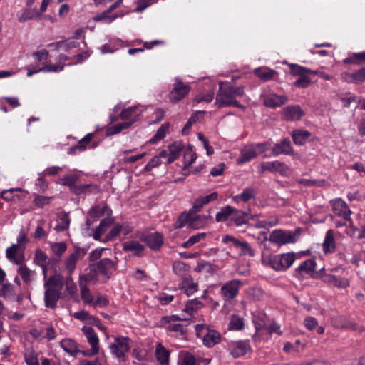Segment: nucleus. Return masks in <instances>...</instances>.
I'll return each mask as SVG.
<instances>
[{"label": "nucleus", "mask_w": 365, "mask_h": 365, "mask_svg": "<svg viewBox=\"0 0 365 365\" xmlns=\"http://www.w3.org/2000/svg\"><path fill=\"white\" fill-rule=\"evenodd\" d=\"M244 86H232L228 82H220L215 104L219 108L233 106L244 109L245 106L236 100L245 94Z\"/></svg>", "instance_id": "obj_1"}, {"label": "nucleus", "mask_w": 365, "mask_h": 365, "mask_svg": "<svg viewBox=\"0 0 365 365\" xmlns=\"http://www.w3.org/2000/svg\"><path fill=\"white\" fill-rule=\"evenodd\" d=\"M296 259L294 252H287L277 255H262V261L265 265L277 271L285 270L290 267Z\"/></svg>", "instance_id": "obj_2"}, {"label": "nucleus", "mask_w": 365, "mask_h": 365, "mask_svg": "<svg viewBox=\"0 0 365 365\" xmlns=\"http://www.w3.org/2000/svg\"><path fill=\"white\" fill-rule=\"evenodd\" d=\"M269 147L270 144L268 142L245 146L241 150L240 157L237 160V163L244 164L250 161L257 155L267 150Z\"/></svg>", "instance_id": "obj_3"}, {"label": "nucleus", "mask_w": 365, "mask_h": 365, "mask_svg": "<svg viewBox=\"0 0 365 365\" xmlns=\"http://www.w3.org/2000/svg\"><path fill=\"white\" fill-rule=\"evenodd\" d=\"M341 267H334L330 269L331 273H327L320 271L319 277L321 280L329 286H332L337 289H345L350 286V281L348 278L344 277L336 276L332 272H337L341 269Z\"/></svg>", "instance_id": "obj_4"}, {"label": "nucleus", "mask_w": 365, "mask_h": 365, "mask_svg": "<svg viewBox=\"0 0 365 365\" xmlns=\"http://www.w3.org/2000/svg\"><path fill=\"white\" fill-rule=\"evenodd\" d=\"M207 217L202 215L195 216L193 212L182 213L177 222V227H182L187 225L192 229H200L203 227L207 223Z\"/></svg>", "instance_id": "obj_5"}, {"label": "nucleus", "mask_w": 365, "mask_h": 365, "mask_svg": "<svg viewBox=\"0 0 365 365\" xmlns=\"http://www.w3.org/2000/svg\"><path fill=\"white\" fill-rule=\"evenodd\" d=\"M190 91V87L185 84L180 77H176L169 93V100L172 103H178L187 96Z\"/></svg>", "instance_id": "obj_6"}, {"label": "nucleus", "mask_w": 365, "mask_h": 365, "mask_svg": "<svg viewBox=\"0 0 365 365\" xmlns=\"http://www.w3.org/2000/svg\"><path fill=\"white\" fill-rule=\"evenodd\" d=\"M242 285V282L240 279H232L225 283L220 289V294L223 299L230 302L235 298Z\"/></svg>", "instance_id": "obj_7"}, {"label": "nucleus", "mask_w": 365, "mask_h": 365, "mask_svg": "<svg viewBox=\"0 0 365 365\" xmlns=\"http://www.w3.org/2000/svg\"><path fill=\"white\" fill-rule=\"evenodd\" d=\"M297 235L291 231L282 230H274L269 236V240L278 245L294 243L297 241Z\"/></svg>", "instance_id": "obj_8"}, {"label": "nucleus", "mask_w": 365, "mask_h": 365, "mask_svg": "<svg viewBox=\"0 0 365 365\" xmlns=\"http://www.w3.org/2000/svg\"><path fill=\"white\" fill-rule=\"evenodd\" d=\"M128 341L129 339L125 337H117L109 346L112 354L119 361L124 360L125 354L130 349Z\"/></svg>", "instance_id": "obj_9"}, {"label": "nucleus", "mask_w": 365, "mask_h": 365, "mask_svg": "<svg viewBox=\"0 0 365 365\" xmlns=\"http://www.w3.org/2000/svg\"><path fill=\"white\" fill-rule=\"evenodd\" d=\"M264 105L271 108H275L284 105L287 101V97L277 95L270 90H264L261 94Z\"/></svg>", "instance_id": "obj_10"}, {"label": "nucleus", "mask_w": 365, "mask_h": 365, "mask_svg": "<svg viewBox=\"0 0 365 365\" xmlns=\"http://www.w3.org/2000/svg\"><path fill=\"white\" fill-rule=\"evenodd\" d=\"M330 204L332 206L334 212L336 215L343 217L345 220L352 224L353 222L351 218L352 212L344 200L341 198H336L331 200Z\"/></svg>", "instance_id": "obj_11"}, {"label": "nucleus", "mask_w": 365, "mask_h": 365, "mask_svg": "<svg viewBox=\"0 0 365 365\" xmlns=\"http://www.w3.org/2000/svg\"><path fill=\"white\" fill-rule=\"evenodd\" d=\"M289 66L291 69V73L293 76H299V78L294 83L296 87L305 88L311 84V80L307 72L300 69L304 68L303 66L295 63H289Z\"/></svg>", "instance_id": "obj_12"}, {"label": "nucleus", "mask_w": 365, "mask_h": 365, "mask_svg": "<svg viewBox=\"0 0 365 365\" xmlns=\"http://www.w3.org/2000/svg\"><path fill=\"white\" fill-rule=\"evenodd\" d=\"M228 350L235 358L245 355L251 350L249 340L233 341L229 343Z\"/></svg>", "instance_id": "obj_13"}, {"label": "nucleus", "mask_w": 365, "mask_h": 365, "mask_svg": "<svg viewBox=\"0 0 365 365\" xmlns=\"http://www.w3.org/2000/svg\"><path fill=\"white\" fill-rule=\"evenodd\" d=\"M222 242L225 243L231 242L232 246L238 250L239 255H247L250 256H254L255 255L254 250L245 241L240 242L234 237L227 235L222 237Z\"/></svg>", "instance_id": "obj_14"}, {"label": "nucleus", "mask_w": 365, "mask_h": 365, "mask_svg": "<svg viewBox=\"0 0 365 365\" xmlns=\"http://www.w3.org/2000/svg\"><path fill=\"white\" fill-rule=\"evenodd\" d=\"M210 362V359L197 358L187 351H181L179 353V365H207Z\"/></svg>", "instance_id": "obj_15"}, {"label": "nucleus", "mask_w": 365, "mask_h": 365, "mask_svg": "<svg viewBox=\"0 0 365 365\" xmlns=\"http://www.w3.org/2000/svg\"><path fill=\"white\" fill-rule=\"evenodd\" d=\"M171 319L172 322H170L167 327L169 334L176 338H182L186 332V328L182 324L176 322L183 320L184 319L176 315H173Z\"/></svg>", "instance_id": "obj_16"}, {"label": "nucleus", "mask_w": 365, "mask_h": 365, "mask_svg": "<svg viewBox=\"0 0 365 365\" xmlns=\"http://www.w3.org/2000/svg\"><path fill=\"white\" fill-rule=\"evenodd\" d=\"M82 331L83 332L88 342L91 346L90 354H96L99 351V339L93 329L91 327L84 326L82 328Z\"/></svg>", "instance_id": "obj_17"}, {"label": "nucleus", "mask_w": 365, "mask_h": 365, "mask_svg": "<svg viewBox=\"0 0 365 365\" xmlns=\"http://www.w3.org/2000/svg\"><path fill=\"white\" fill-rule=\"evenodd\" d=\"M143 107L135 106L122 110L120 118L126 122H132V125L138 120L140 115L143 112Z\"/></svg>", "instance_id": "obj_18"}, {"label": "nucleus", "mask_w": 365, "mask_h": 365, "mask_svg": "<svg viewBox=\"0 0 365 365\" xmlns=\"http://www.w3.org/2000/svg\"><path fill=\"white\" fill-rule=\"evenodd\" d=\"M6 257L11 262L20 264L24 260V250L19 245H12L6 250Z\"/></svg>", "instance_id": "obj_19"}, {"label": "nucleus", "mask_w": 365, "mask_h": 365, "mask_svg": "<svg viewBox=\"0 0 365 365\" xmlns=\"http://www.w3.org/2000/svg\"><path fill=\"white\" fill-rule=\"evenodd\" d=\"M284 118L287 120H299L304 115V113L298 105L289 106L285 107L282 111Z\"/></svg>", "instance_id": "obj_20"}, {"label": "nucleus", "mask_w": 365, "mask_h": 365, "mask_svg": "<svg viewBox=\"0 0 365 365\" xmlns=\"http://www.w3.org/2000/svg\"><path fill=\"white\" fill-rule=\"evenodd\" d=\"M218 194L216 192H213L210 195L205 196H200L197 197L193 203L192 208L190 210V212H197L200 211L202 207L208 204L210 202L214 201L217 199Z\"/></svg>", "instance_id": "obj_21"}, {"label": "nucleus", "mask_w": 365, "mask_h": 365, "mask_svg": "<svg viewBox=\"0 0 365 365\" xmlns=\"http://www.w3.org/2000/svg\"><path fill=\"white\" fill-rule=\"evenodd\" d=\"M342 79L350 83L359 84L365 81V68L355 72H345L341 74Z\"/></svg>", "instance_id": "obj_22"}, {"label": "nucleus", "mask_w": 365, "mask_h": 365, "mask_svg": "<svg viewBox=\"0 0 365 365\" xmlns=\"http://www.w3.org/2000/svg\"><path fill=\"white\" fill-rule=\"evenodd\" d=\"M259 169L262 172L267 170L271 172H279L281 173H285L288 168L284 163L279 160L263 162L259 165Z\"/></svg>", "instance_id": "obj_23"}, {"label": "nucleus", "mask_w": 365, "mask_h": 365, "mask_svg": "<svg viewBox=\"0 0 365 365\" xmlns=\"http://www.w3.org/2000/svg\"><path fill=\"white\" fill-rule=\"evenodd\" d=\"M197 284L193 280L190 275H187L182 278L181 283L179 284V289L183 292L187 296H190L197 291Z\"/></svg>", "instance_id": "obj_24"}, {"label": "nucleus", "mask_w": 365, "mask_h": 365, "mask_svg": "<svg viewBox=\"0 0 365 365\" xmlns=\"http://www.w3.org/2000/svg\"><path fill=\"white\" fill-rule=\"evenodd\" d=\"M111 215L112 211L106 205H95L91 208L88 212L89 217L93 219L94 221L103 216L110 217Z\"/></svg>", "instance_id": "obj_25"}, {"label": "nucleus", "mask_w": 365, "mask_h": 365, "mask_svg": "<svg viewBox=\"0 0 365 365\" xmlns=\"http://www.w3.org/2000/svg\"><path fill=\"white\" fill-rule=\"evenodd\" d=\"M59 297V290L52 287H45L44 302L46 307L54 308Z\"/></svg>", "instance_id": "obj_26"}, {"label": "nucleus", "mask_w": 365, "mask_h": 365, "mask_svg": "<svg viewBox=\"0 0 365 365\" xmlns=\"http://www.w3.org/2000/svg\"><path fill=\"white\" fill-rule=\"evenodd\" d=\"M142 240L144 241L150 249L158 250L161 247L163 242V237L160 233L153 232L143 236Z\"/></svg>", "instance_id": "obj_27"}, {"label": "nucleus", "mask_w": 365, "mask_h": 365, "mask_svg": "<svg viewBox=\"0 0 365 365\" xmlns=\"http://www.w3.org/2000/svg\"><path fill=\"white\" fill-rule=\"evenodd\" d=\"M272 154L275 156L279 155H292L293 149L289 139H284L279 143L275 144L272 148Z\"/></svg>", "instance_id": "obj_28"}, {"label": "nucleus", "mask_w": 365, "mask_h": 365, "mask_svg": "<svg viewBox=\"0 0 365 365\" xmlns=\"http://www.w3.org/2000/svg\"><path fill=\"white\" fill-rule=\"evenodd\" d=\"M40 17V13H38L36 7L28 8L26 7L21 9L17 14L18 21L21 23H24L28 20L36 19Z\"/></svg>", "instance_id": "obj_29"}, {"label": "nucleus", "mask_w": 365, "mask_h": 365, "mask_svg": "<svg viewBox=\"0 0 365 365\" xmlns=\"http://www.w3.org/2000/svg\"><path fill=\"white\" fill-rule=\"evenodd\" d=\"M88 277L86 275L80 277L79 286L81 288V299L86 304H91L93 302V297L87 287Z\"/></svg>", "instance_id": "obj_30"}, {"label": "nucleus", "mask_w": 365, "mask_h": 365, "mask_svg": "<svg viewBox=\"0 0 365 365\" xmlns=\"http://www.w3.org/2000/svg\"><path fill=\"white\" fill-rule=\"evenodd\" d=\"M19 265L17 273L21 277L22 280L26 284H30L34 282L36 276V272L29 269V267L24 263Z\"/></svg>", "instance_id": "obj_31"}, {"label": "nucleus", "mask_w": 365, "mask_h": 365, "mask_svg": "<svg viewBox=\"0 0 365 365\" xmlns=\"http://www.w3.org/2000/svg\"><path fill=\"white\" fill-rule=\"evenodd\" d=\"M257 195V191L252 187H246L244 189L242 193L235 195L232 197V200L237 203L240 204L242 202H247L250 200L255 199Z\"/></svg>", "instance_id": "obj_32"}, {"label": "nucleus", "mask_w": 365, "mask_h": 365, "mask_svg": "<svg viewBox=\"0 0 365 365\" xmlns=\"http://www.w3.org/2000/svg\"><path fill=\"white\" fill-rule=\"evenodd\" d=\"M27 192L21 188H11L1 192V197L6 201L14 200L15 198L24 197Z\"/></svg>", "instance_id": "obj_33"}, {"label": "nucleus", "mask_w": 365, "mask_h": 365, "mask_svg": "<svg viewBox=\"0 0 365 365\" xmlns=\"http://www.w3.org/2000/svg\"><path fill=\"white\" fill-rule=\"evenodd\" d=\"M98 269L104 276L109 277V275L115 270V264L111 259L104 258L98 263Z\"/></svg>", "instance_id": "obj_34"}, {"label": "nucleus", "mask_w": 365, "mask_h": 365, "mask_svg": "<svg viewBox=\"0 0 365 365\" xmlns=\"http://www.w3.org/2000/svg\"><path fill=\"white\" fill-rule=\"evenodd\" d=\"M206 346L212 347L220 342V334L215 330H207L201 337Z\"/></svg>", "instance_id": "obj_35"}, {"label": "nucleus", "mask_w": 365, "mask_h": 365, "mask_svg": "<svg viewBox=\"0 0 365 365\" xmlns=\"http://www.w3.org/2000/svg\"><path fill=\"white\" fill-rule=\"evenodd\" d=\"M305 348V344L297 339L294 343L286 342L283 346V351L286 354H294L302 351Z\"/></svg>", "instance_id": "obj_36"}, {"label": "nucleus", "mask_w": 365, "mask_h": 365, "mask_svg": "<svg viewBox=\"0 0 365 365\" xmlns=\"http://www.w3.org/2000/svg\"><path fill=\"white\" fill-rule=\"evenodd\" d=\"M64 285V279L61 274H54L46 280L44 287H52L61 292Z\"/></svg>", "instance_id": "obj_37"}, {"label": "nucleus", "mask_w": 365, "mask_h": 365, "mask_svg": "<svg viewBox=\"0 0 365 365\" xmlns=\"http://www.w3.org/2000/svg\"><path fill=\"white\" fill-rule=\"evenodd\" d=\"M67 60L68 57L66 55L61 54L58 57L57 65L48 64L43 68H39V71H42L43 72H60L63 71L64 68V64L63 63Z\"/></svg>", "instance_id": "obj_38"}, {"label": "nucleus", "mask_w": 365, "mask_h": 365, "mask_svg": "<svg viewBox=\"0 0 365 365\" xmlns=\"http://www.w3.org/2000/svg\"><path fill=\"white\" fill-rule=\"evenodd\" d=\"M123 249L124 251L139 255L144 250V246L137 240H128L123 243Z\"/></svg>", "instance_id": "obj_39"}, {"label": "nucleus", "mask_w": 365, "mask_h": 365, "mask_svg": "<svg viewBox=\"0 0 365 365\" xmlns=\"http://www.w3.org/2000/svg\"><path fill=\"white\" fill-rule=\"evenodd\" d=\"M336 245L334 237V232L329 230L326 232L325 238L323 242V250L325 253L333 252L335 250Z\"/></svg>", "instance_id": "obj_40"}, {"label": "nucleus", "mask_w": 365, "mask_h": 365, "mask_svg": "<svg viewBox=\"0 0 365 365\" xmlns=\"http://www.w3.org/2000/svg\"><path fill=\"white\" fill-rule=\"evenodd\" d=\"M80 252L76 250L71 254L65 260L64 264L65 268L67 270L69 275H71L76 269V263L79 259Z\"/></svg>", "instance_id": "obj_41"}, {"label": "nucleus", "mask_w": 365, "mask_h": 365, "mask_svg": "<svg viewBox=\"0 0 365 365\" xmlns=\"http://www.w3.org/2000/svg\"><path fill=\"white\" fill-rule=\"evenodd\" d=\"M183 145L181 142H174L171 145L168 146V151L169 152L168 163H173L180 155Z\"/></svg>", "instance_id": "obj_42"}, {"label": "nucleus", "mask_w": 365, "mask_h": 365, "mask_svg": "<svg viewBox=\"0 0 365 365\" xmlns=\"http://www.w3.org/2000/svg\"><path fill=\"white\" fill-rule=\"evenodd\" d=\"M311 133L305 130L297 129L292 133L293 141L296 145H302L310 136Z\"/></svg>", "instance_id": "obj_43"}, {"label": "nucleus", "mask_w": 365, "mask_h": 365, "mask_svg": "<svg viewBox=\"0 0 365 365\" xmlns=\"http://www.w3.org/2000/svg\"><path fill=\"white\" fill-rule=\"evenodd\" d=\"M78 46V43L72 40H66L58 41L55 43L49 44V47H53L55 50L57 51H68L69 50L76 48Z\"/></svg>", "instance_id": "obj_44"}, {"label": "nucleus", "mask_w": 365, "mask_h": 365, "mask_svg": "<svg viewBox=\"0 0 365 365\" xmlns=\"http://www.w3.org/2000/svg\"><path fill=\"white\" fill-rule=\"evenodd\" d=\"M113 220L111 216L103 219L93 235V238L96 240H100L107 228L113 223Z\"/></svg>", "instance_id": "obj_45"}, {"label": "nucleus", "mask_w": 365, "mask_h": 365, "mask_svg": "<svg viewBox=\"0 0 365 365\" xmlns=\"http://www.w3.org/2000/svg\"><path fill=\"white\" fill-rule=\"evenodd\" d=\"M254 73L261 80L267 81L273 78L276 71L267 67H259L254 70Z\"/></svg>", "instance_id": "obj_46"}, {"label": "nucleus", "mask_w": 365, "mask_h": 365, "mask_svg": "<svg viewBox=\"0 0 365 365\" xmlns=\"http://www.w3.org/2000/svg\"><path fill=\"white\" fill-rule=\"evenodd\" d=\"M155 356L158 361L161 365H168L169 361L170 353L162 344H159L156 346Z\"/></svg>", "instance_id": "obj_47"}, {"label": "nucleus", "mask_w": 365, "mask_h": 365, "mask_svg": "<svg viewBox=\"0 0 365 365\" xmlns=\"http://www.w3.org/2000/svg\"><path fill=\"white\" fill-rule=\"evenodd\" d=\"M203 303L198 299H194L187 301L183 311L189 315H192L195 312L202 309Z\"/></svg>", "instance_id": "obj_48"}, {"label": "nucleus", "mask_w": 365, "mask_h": 365, "mask_svg": "<svg viewBox=\"0 0 365 365\" xmlns=\"http://www.w3.org/2000/svg\"><path fill=\"white\" fill-rule=\"evenodd\" d=\"M79 175L78 174H69L66 175L62 178H58L57 182L62 185H67L73 190V187L76 186V183L78 180Z\"/></svg>", "instance_id": "obj_49"}, {"label": "nucleus", "mask_w": 365, "mask_h": 365, "mask_svg": "<svg viewBox=\"0 0 365 365\" xmlns=\"http://www.w3.org/2000/svg\"><path fill=\"white\" fill-rule=\"evenodd\" d=\"M316 262L313 259H307L303 262L297 268V272L301 274H311L314 270Z\"/></svg>", "instance_id": "obj_50"}, {"label": "nucleus", "mask_w": 365, "mask_h": 365, "mask_svg": "<svg viewBox=\"0 0 365 365\" xmlns=\"http://www.w3.org/2000/svg\"><path fill=\"white\" fill-rule=\"evenodd\" d=\"M245 327L244 319L239 315H232L228 324V329L233 331H240Z\"/></svg>", "instance_id": "obj_51"}, {"label": "nucleus", "mask_w": 365, "mask_h": 365, "mask_svg": "<svg viewBox=\"0 0 365 365\" xmlns=\"http://www.w3.org/2000/svg\"><path fill=\"white\" fill-rule=\"evenodd\" d=\"M73 191L77 195L89 192L96 193L99 191V188L96 185L83 184L78 186L76 185Z\"/></svg>", "instance_id": "obj_52"}, {"label": "nucleus", "mask_w": 365, "mask_h": 365, "mask_svg": "<svg viewBox=\"0 0 365 365\" xmlns=\"http://www.w3.org/2000/svg\"><path fill=\"white\" fill-rule=\"evenodd\" d=\"M173 270L175 274L183 278L187 276L189 267L183 262L175 261L173 264Z\"/></svg>", "instance_id": "obj_53"}, {"label": "nucleus", "mask_w": 365, "mask_h": 365, "mask_svg": "<svg viewBox=\"0 0 365 365\" xmlns=\"http://www.w3.org/2000/svg\"><path fill=\"white\" fill-rule=\"evenodd\" d=\"M132 125V122H126L123 121L122 123H118L115 125L110 126L106 131L108 135H113L118 133H120L123 130L128 128Z\"/></svg>", "instance_id": "obj_54"}, {"label": "nucleus", "mask_w": 365, "mask_h": 365, "mask_svg": "<svg viewBox=\"0 0 365 365\" xmlns=\"http://www.w3.org/2000/svg\"><path fill=\"white\" fill-rule=\"evenodd\" d=\"M232 219L237 226H241L249 221L248 213L235 209Z\"/></svg>", "instance_id": "obj_55"}, {"label": "nucleus", "mask_w": 365, "mask_h": 365, "mask_svg": "<svg viewBox=\"0 0 365 365\" xmlns=\"http://www.w3.org/2000/svg\"><path fill=\"white\" fill-rule=\"evenodd\" d=\"M234 211L235 208L232 207L231 206H225V207L222 208L220 211L217 212L215 215L216 221L223 222L227 220L229 216H232V213H234Z\"/></svg>", "instance_id": "obj_56"}, {"label": "nucleus", "mask_w": 365, "mask_h": 365, "mask_svg": "<svg viewBox=\"0 0 365 365\" xmlns=\"http://www.w3.org/2000/svg\"><path fill=\"white\" fill-rule=\"evenodd\" d=\"M48 256L41 249H36L34 252V263L39 267H43L47 264Z\"/></svg>", "instance_id": "obj_57"}, {"label": "nucleus", "mask_w": 365, "mask_h": 365, "mask_svg": "<svg viewBox=\"0 0 365 365\" xmlns=\"http://www.w3.org/2000/svg\"><path fill=\"white\" fill-rule=\"evenodd\" d=\"M168 124L162 125L160 128L157 130L154 136L150 139V143L154 144L163 139L165 137L166 133H168Z\"/></svg>", "instance_id": "obj_58"}, {"label": "nucleus", "mask_w": 365, "mask_h": 365, "mask_svg": "<svg viewBox=\"0 0 365 365\" xmlns=\"http://www.w3.org/2000/svg\"><path fill=\"white\" fill-rule=\"evenodd\" d=\"M197 158V155L193 150L192 146H189L184 152V164L185 168L192 165Z\"/></svg>", "instance_id": "obj_59"}, {"label": "nucleus", "mask_w": 365, "mask_h": 365, "mask_svg": "<svg viewBox=\"0 0 365 365\" xmlns=\"http://www.w3.org/2000/svg\"><path fill=\"white\" fill-rule=\"evenodd\" d=\"M61 346L67 353L73 355L76 351V344L71 339H65L61 341Z\"/></svg>", "instance_id": "obj_60"}, {"label": "nucleus", "mask_w": 365, "mask_h": 365, "mask_svg": "<svg viewBox=\"0 0 365 365\" xmlns=\"http://www.w3.org/2000/svg\"><path fill=\"white\" fill-rule=\"evenodd\" d=\"M50 247L52 252L58 256L61 257L66 250L67 245L65 242H51Z\"/></svg>", "instance_id": "obj_61"}, {"label": "nucleus", "mask_w": 365, "mask_h": 365, "mask_svg": "<svg viewBox=\"0 0 365 365\" xmlns=\"http://www.w3.org/2000/svg\"><path fill=\"white\" fill-rule=\"evenodd\" d=\"M365 63V51L360 53H354L351 56L344 59L346 63L360 64Z\"/></svg>", "instance_id": "obj_62"}, {"label": "nucleus", "mask_w": 365, "mask_h": 365, "mask_svg": "<svg viewBox=\"0 0 365 365\" xmlns=\"http://www.w3.org/2000/svg\"><path fill=\"white\" fill-rule=\"evenodd\" d=\"M25 361L27 365H39L36 355L30 349H27L25 353Z\"/></svg>", "instance_id": "obj_63"}, {"label": "nucleus", "mask_w": 365, "mask_h": 365, "mask_svg": "<svg viewBox=\"0 0 365 365\" xmlns=\"http://www.w3.org/2000/svg\"><path fill=\"white\" fill-rule=\"evenodd\" d=\"M92 135H93L92 134L86 135L83 139H81L78 142V145L76 147H73L71 150L75 153L77 150H78V151L84 150L87 148L86 145L89 143Z\"/></svg>", "instance_id": "obj_64"}]
</instances>
